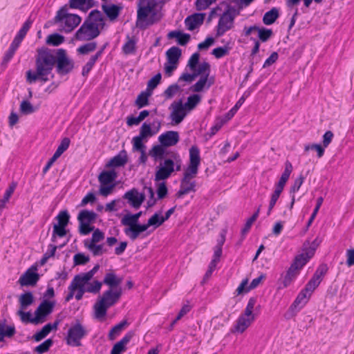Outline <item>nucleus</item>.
<instances>
[{"instance_id":"f257e3e1","label":"nucleus","mask_w":354,"mask_h":354,"mask_svg":"<svg viewBox=\"0 0 354 354\" xmlns=\"http://www.w3.org/2000/svg\"><path fill=\"white\" fill-rule=\"evenodd\" d=\"M35 58V71L31 69L26 72V82L29 84L35 83L40 80L46 82L50 77H55L52 71L55 67L56 73L60 76L71 73L75 68V62L68 55L64 48L50 50L47 47L38 48Z\"/></svg>"},{"instance_id":"f03ea898","label":"nucleus","mask_w":354,"mask_h":354,"mask_svg":"<svg viewBox=\"0 0 354 354\" xmlns=\"http://www.w3.org/2000/svg\"><path fill=\"white\" fill-rule=\"evenodd\" d=\"M105 25L102 13L97 9L92 10L76 31L74 38L78 41L92 40L100 35V28L103 29Z\"/></svg>"},{"instance_id":"7ed1b4c3","label":"nucleus","mask_w":354,"mask_h":354,"mask_svg":"<svg viewBox=\"0 0 354 354\" xmlns=\"http://www.w3.org/2000/svg\"><path fill=\"white\" fill-rule=\"evenodd\" d=\"M156 0H138L137 4V19L136 25L142 30H146L149 26L160 21L162 14L156 9Z\"/></svg>"},{"instance_id":"20e7f679","label":"nucleus","mask_w":354,"mask_h":354,"mask_svg":"<svg viewBox=\"0 0 354 354\" xmlns=\"http://www.w3.org/2000/svg\"><path fill=\"white\" fill-rule=\"evenodd\" d=\"M158 140L159 144L153 145L149 151V155L156 162L164 159L171 153L176 152L168 150L167 148L178 144L180 140L179 133L176 131H167L160 134Z\"/></svg>"},{"instance_id":"39448f33","label":"nucleus","mask_w":354,"mask_h":354,"mask_svg":"<svg viewBox=\"0 0 354 354\" xmlns=\"http://www.w3.org/2000/svg\"><path fill=\"white\" fill-rule=\"evenodd\" d=\"M159 164L155 168L154 180H167L174 171L181 170L182 159L178 152L171 153L164 159L159 160Z\"/></svg>"},{"instance_id":"423d86ee","label":"nucleus","mask_w":354,"mask_h":354,"mask_svg":"<svg viewBox=\"0 0 354 354\" xmlns=\"http://www.w3.org/2000/svg\"><path fill=\"white\" fill-rule=\"evenodd\" d=\"M64 21L65 27L59 29L60 31H64L66 33L72 32L82 21V17L77 14L68 12V5L62 6L56 13L55 17L50 21H48L44 26V28H48V24H58Z\"/></svg>"},{"instance_id":"0eeeda50","label":"nucleus","mask_w":354,"mask_h":354,"mask_svg":"<svg viewBox=\"0 0 354 354\" xmlns=\"http://www.w3.org/2000/svg\"><path fill=\"white\" fill-rule=\"evenodd\" d=\"M200 149L197 145H192L189 149V162L185 169L182 183H189V180L196 177L201 165Z\"/></svg>"},{"instance_id":"6e6552de","label":"nucleus","mask_w":354,"mask_h":354,"mask_svg":"<svg viewBox=\"0 0 354 354\" xmlns=\"http://www.w3.org/2000/svg\"><path fill=\"white\" fill-rule=\"evenodd\" d=\"M118 173L115 169L103 170L98 175V181L100 184L97 194L106 197L111 194L117 183L115 179Z\"/></svg>"},{"instance_id":"1a4fd4ad","label":"nucleus","mask_w":354,"mask_h":354,"mask_svg":"<svg viewBox=\"0 0 354 354\" xmlns=\"http://www.w3.org/2000/svg\"><path fill=\"white\" fill-rule=\"evenodd\" d=\"M87 335V330L79 319H76L75 324L70 327L66 338L68 345L80 346V339Z\"/></svg>"},{"instance_id":"9d476101","label":"nucleus","mask_w":354,"mask_h":354,"mask_svg":"<svg viewBox=\"0 0 354 354\" xmlns=\"http://www.w3.org/2000/svg\"><path fill=\"white\" fill-rule=\"evenodd\" d=\"M310 297L311 295H310V293H308V292H305L303 288L298 293L295 299L290 306L287 313L285 315L286 318L289 319L295 317L297 313L306 306Z\"/></svg>"},{"instance_id":"9b49d317","label":"nucleus","mask_w":354,"mask_h":354,"mask_svg":"<svg viewBox=\"0 0 354 354\" xmlns=\"http://www.w3.org/2000/svg\"><path fill=\"white\" fill-rule=\"evenodd\" d=\"M38 264L34 263L28 268L19 277L18 283L21 287L35 286L39 280Z\"/></svg>"},{"instance_id":"f8f14e48","label":"nucleus","mask_w":354,"mask_h":354,"mask_svg":"<svg viewBox=\"0 0 354 354\" xmlns=\"http://www.w3.org/2000/svg\"><path fill=\"white\" fill-rule=\"evenodd\" d=\"M55 304V301L48 299H44L39 304L34 313L35 315H38L39 324L44 323L46 317L53 313Z\"/></svg>"},{"instance_id":"ddd939ff","label":"nucleus","mask_w":354,"mask_h":354,"mask_svg":"<svg viewBox=\"0 0 354 354\" xmlns=\"http://www.w3.org/2000/svg\"><path fill=\"white\" fill-rule=\"evenodd\" d=\"M122 198L127 200V203L133 208L138 209L146 199L143 192H139L136 188L126 192Z\"/></svg>"},{"instance_id":"4468645a","label":"nucleus","mask_w":354,"mask_h":354,"mask_svg":"<svg viewBox=\"0 0 354 354\" xmlns=\"http://www.w3.org/2000/svg\"><path fill=\"white\" fill-rule=\"evenodd\" d=\"M169 109H172V111L170 113V118L174 124H176L180 123L183 120L187 115V112H188L183 106L182 98L179 99L178 101L174 102Z\"/></svg>"},{"instance_id":"2eb2a0df","label":"nucleus","mask_w":354,"mask_h":354,"mask_svg":"<svg viewBox=\"0 0 354 354\" xmlns=\"http://www.w3.org/2000/svg\"><path fill=\"white\" fill-rule=\"evenodd\" d=\"M122 295V288L115 289H108L103 292L99 299L102 302L109 308L116 304Z\"/></svg>"},{"instance_id":"dca6fc26","label":"nucleus","mask_w":354,"mask_h":354,"mask_svg":"<svg viewBox=\"0 0 354 354\" xmlns=\"http://www.w3.org/2000/svg\"><path fill=\"white\" fill-rule=\"evenodd\" d=\"M234 19L233 18V16H230L227 12H223L216 26V37H221L225 32L232 29L234 27Z\"/></svg>"},{"instance_id":"f3484780","label":"nucleus","mask_w":354,"mask_h":354,"mask_svg":"<svg viewBox=\"0 0 354 354\" xmlns=\"http://www.w3.org/2000/svg\"><path fill=\"white\" fill-rule=\"evenodd\" d=\"M123 9L122 3H103L102 4V10L106 17L111 21H115L120 16Z\"/></svg>"},{"instance_id":"a211bd4d","label":"nucleus","mask_w":354,"mask_h":354,"mask_svg":"<svg viewBox=\"0 0 354 354\" xmlns=\"http://www.w3.org/2000/svg\"><path fill=\"white\" fill-rule=\"evenodd\" d=\"M206 14L204 12H195L187 16L185 19L186 28L189 31H193L201 26L205 20Z\"/></svg>"},{"instance_id":"6ab92c4d","label":"nucleus","mask_w":354,"mask_h":354,"mask_svg":"<svg viewBox=\"0 0 354 354\" xmlns=\"http://www.w3.org/2000/svg\"><path fill=\"white\" fill-rule=\"evenodd\" d=\"M127 162V153L125 149H122L116 156L109 160L105 165V167L115 169V168L124 167Z\"/></svg>"},{"instance_id":"aec40b11","label":"nucleus","mask_w":354,"mask_h":354,"mask_svg":"<svg viewBox=\"0 0 354 354\" xmlns=\"http://www.w3.org/2000/svg\"><path fill=\"white\" fill-rule=\"evenodd\" d=\"M149 227L148 222L146 223H140L138 221L134 227L124 228V232L131 241H134L138 239L140 234L146 232Z\"/></svg>"},{"instance_id":"412c9836","label":"nucleus","mask_w":354,"mask_h":354,"mask_svg":"<svg viewBox=\"0 0 354 354\" xmlns=\"http://www.w3.org/2000/svg\"><path fill=\"white\" fill-rule=\"evenodd\" d=\"M167 37L168 39H175L176 43L182 46H186L191 40L190 35L180 30L169 31L167 35Z\"/></svg>"},{"instance_id":"4be33fe9","label":"nucleus","mask_w":354,"mask_h":354,"mask_svg":"<svg viewBox=\"0 0 354 354\" xmlns=\"http://www.w3.org/2000/svg\"><path fill=\"white\" fill-rule=\"evenodd\" d=\"M97 2L95 0H69L68 7L71 9H79L86 12L90 8L95 6Z\"/></svg>"},{"instance_id":"5701e85b","label":"nucleus","mask_w":354,"mask_h":354,"mask_svg":"<svg viewBox=\"0 0 354 354\" xmlns=\"http://www.w3.org/2000/svg\"><path fill=\"white\" fill-rule=\"evenodd\" d=\"M97 218V214L93 210H89L87 209H82L79 212L77 220L78 223L83 224H93L95 223Z\"/></svg>"},{"instance_id":"b1692460","label":"nucleus","mask_w":354,"mask_h":354,"mask_svg":"<svg viewBox=\"0 0 354 354\" xmlns=\"http://www.w3.org/2000/svg\"><path fill=\"white\" fill-rule=\"evenodd\" d=\"M122 277H118L113 271H111L105 274L103 283L104 285L109 286V289L115 290L116 288H121L120 285L122 283Z\"/></svg>"},{"instance_id":"393cba45","label":"nucleus","mask_w":354,"mask_h":354,"mask_svg":"<svg viewBox=\"0 0 354 354\" xmlns=\"http://www.w3.org/2000/svg\"><path fill=\"white\" fill-rule=\"evenodd\" d=\"M6 319L0 320V342H3L6 337H12L17 332L14 325H6Z\"/></svg>"},{"instance_id":"a878e982","label":"nucleus","mask_w":354,"mask_h":354,"mask_svg":"<svg viewBox=\"0 0 354 354\" xmlns=\"http://www.w3.org/2000/svg\"><path fill=\"white\" fill-rule=\"evenodd\" d=\"M310 259H311V255H309V253L305 252L297 254L295 257L290 268L299 272Z\"/></svg>"},{"instance_id":"bb28decb","label":"nucleus","mask_w":354,"mask_h":354,"mask_svg":"<svg viewBox=\"0 0 354 354\" xmlns=\"http://www.w3.org/2000/svg\"><path fill=\"white\" fill-rule=\"evenodd\" d=\"M35 301V299L32 292L30 290L25 291L19 297V309L28 308V307L34 304Z\"/></svg>"},{"instance_id":"cd10ccee","label":"nucleus","mask_w":354,"mask_h":354,"mask_svg":"<svg viewBox=\"0 0 354 354\" xmlns=\"http://www.w3.org/2000/svg\"><path fill=\"white\" fill-rule=\"evenodd\" d=\"M153 93H151L147 89L145 91H142L137 96L134 105L137 106L138 109H140L145 106H147L149 104V97L151 96Z\"/></svg>"},{"instance_id":"c85d7f7f","label":"nucleus","mask_w":354,"mask_h":354,"mask_svg":"<svg viewBox=\"0 0 354 354\" xmlns=\"http://www.w3.org/2000/svg\"><path fill=\"white\" fill-rule=\"evenodd\" d=\"M279 17V8L273 7L263 15L262 21L265 25L270 26L273 24Z\"/></svg>"},{"instance_id":"c756f323","label":"nucleus","mask_w":354,"mask_h":354,"mask_svg":"<svg viewBox=\"0 0 354 354\" xmlns=\"http://www.w3.org/2000/svg\"><path fill=\"white\" fill-rule=\"evenodd\" d=\"M257 301V297H252L249 299L246 308L244 310V313L241 314L240 316L246 317L250 322H254L255 319V314L253 313V310L254 306Z\"/></svg>"},{"instance_id":"7c9ffc66","label":"nucleus","mask_w":354,"mask_h":354,"mask_svg":"<svg viewBox=\"0 0 354 354\" xmlns=\"http://www.w3.org/2000/svg\"><path fill=\"white\" fill-rule=\"evenodd\" d=\"M299 274V272L292 269V268H288L286 274L283 277L282 279V286H279V289L285 288L290 286V284L296 279L297 276Z\"/></svg>"},{"instance_id":"2f4dec72","label":"nucleus","mask_w":354,"mask_h":354,"mask_svg":"<svg viewBox=\"0 0 354 354\" xmlns=\"http://www.w3.org/2000/svg\"><path fill=\"white\" fill-rule=\"evenodd\" d=\"M166 61L179 64V60L182 56V50L178 46L169 48L165 53Z\"/></svg>"},{"instance_id":"473e14b6","label":"nucleus","mask_w":354,"mask_h":354,"mask_svg":"<svg viewBox=\"0 0 354 354\" xmlns=\"http://www.w3.org/2000/svg\"><path fill=\"white\" fill-rule=\"evenodd\" d=\"M25 309H19L17 311V315L20 317V319L24 323H30L35 325L39 324V320L38 318V315H35V317H32L30 311L25 312Z\"/></svg>"},{"instance_id":"72a5a7b5","label":"nucleus","mask_w":354,"mask_h":354,"mask_svg":"<svg viewBox=\"0 0 354 354\" xmlns=\"http://www.w3.org/2000/svg\"><path fill=\"white\" fill-rule=\"evenodd\" d=\"M129 323L127 319H124L119 322L118 324L114 325L109 330L108 334V338L109 340H114L118 335L127 326H128Z\"/></svg>"},{"instance_id":"f704fd0d","label":"nucleus","mask_w":354,"mask_h":354,"mask_svg":"<svg viewBox=\"0 0 354 354\" xmlns=\"http://www.w3.org/2000/svg\"><path fill=\"white\" fill-rule=\"evenodd\" d=\"M17 186V183L12 181L9 185L8 187L6 189L3 198L0 199V215L1 214L3 209L6 207V203L8 202Z\"/></svg>"},{"instance_id":"c9c22d12","label":"nucleus","mask_w":354,"mask_h":354,"mask_svg":"<svg viewBox=\"0 0 354 354\" xmlns=\"http://www.w3.org/2000/svg\"><path fill=\"white\" fill-rule=\"evenodd\" d=\"M127 41L122 46V52L125 55H132L136 51L137 39L135 36L130 37L127 35Z\"/></svg>"},{"instance_id":"e433bc0d","label":"nucleus","mask_w":354,"mask_h":354,"mask_svg":"<svg viewBox=\"0 0 354 354\" xmlns=\"http://www.w3.org/2000/svg\"><path fill=\"white\" fill-rule=\"evenodd\" d=\"M251 323L252 322L246 319V317L239 316L236 320V324L231 329V332L242 333L250 326Z\"/></svg>"},{"instance_id":"4c0bfd02","label":"nucleus","mask_w":354,"mask_h":354,"mask_svg":"<svg viewBox=\"0 0 354 354\" xmlns=\"http://www.w3.org/2000/svg\"><path fill=\"white\" fill-rule=\"evenodd\" d=\"M293 169L292 165L289 160H286L285 162V169L282 173L279 181L275 184L279 186L285 187L287 181L289 179L290 175Z\"/></svg>"},{"instance_id":"58836bf2","label":"nucleus","mask_w":354,"mask_h":354,"mask_svg":"<svg viewBox=\"0 0 354 354\" xmlns=\"http://www.w3.org/2000/svg\"><path fill=\"white\" fill-rule=\"evenodd\" d=\"M109 308V306L102 302L100 299H97L93 306L95 317L100 320L104 319L106 315Z\"/></svg>"},{"instance_id":"ea45409f","label":"nucleus","mask_w":354,"mask_h":354,"mask_svg":"<svg viewBox=\"0 0 354 354\" xmlns=\"http://www.w3.org/2000/svg\"><path fill=\"white\" fill-rule=\"evenodd\" d=\"M201 96L198 93H193L187 97V100L183 104V106L187 111H192L201 102Z\"/></svg>"},{"instance_id":"a19ab883","label":"nucleus","mask_w":354,"mask_h":354,"mask_svg":"<svg viewBox=\"0 0 354 354\" xmlns=\"http://www.w3.org/2000/svg\"><path fill=\"white\" fill-rule=\"evenodd\" d=\"M65 41L64 35L58 32H54L47 36L46 44L48 46H58Z\"/></svg>"},{"instance_id":"79ce46f5","label":"nucleus","mask_w":354,"mask_h":354,"mask_svg":"<svg viewBox=\"0 0 354 354\" xmlns=\"http://www.w3.org/2000/svg\"><path fill=\"white\" fill-rule=\"evenodd\" d=\"M230 41H227L223 46H218L214 48L211 54L216 59H221L226 55H228L232 46H230Z\"/></svg>"},{"instance_id":"37998d69","label":"nucleus","mask_w":354,"mask_h":354,"mask_svg":"<svg viewBox=\"0 0 354 354\" xmlns=\"http://www.w3.org/2000/svg\"><path fill=\"white\" fill-rule=\"evenodd\" d=\"M148 225L153 227V230L162 225L165 221L162 215V210L156 212L147 221Z\"/></svg>"},{"instance_id":"c03bdc74","label":"nucleus","mask_w":354,"mask_h":354,"mask_svg":"<svg viewBox=\"0 0 354 354\" xmlns=\"http://www.w3.org/2000/svg\"><path fill=\"white\" fill-rule=\"evenodd\" d=\"M166 180H160L159 182H156L157 199L162 200L168 195L169 190Z\"/></svg>"},{"instance_id":"a18cd8bd","label":"nucleus","mask_w":354,"mask_h":354,"mask_svg":"<svg viewBox=\"0 0 354 354\" xmlns=\"http://www.w3.org/2000/svg\"><path fill=\"white\" fill-rule=\"evenodd\" d=\"M257 36L258 39L260 42L268 41L274 35V32L271 28H267L266 27H260L258 26L257 28Z\"/></svg>"},{"instance_id":"49530a36","label":"nucleus","mask_w":354,"mask_h":354,"mask_svg":"<svg viewBox=\"0 0 354 354\" xmlns=\"http://www.w3.org/2000/svg\"><path fill=\"white\" fill-rule=\"evenodd\" d=\"M124 212H126L127 214L122 218L120 221L121 225L127 227H134L138 221L136 218L133 214L128 209H124Z\"/></svg>"},{"instance_id":"de8ad7c7","label":"nucleus","mask_w":354,"mask_h":354,"mask_svg":"<svg viewBox=\"0 0 354 354\" xmlns=\"http://www.w3.org/2000/svg\"><path fill=\"white\" fill-rule=\"evenodd\" d=\"M71 216L67 209L61 210L59 214L55 216V219L57 221L53 224L62 225L68 226L70 223Z\"/></svg>"},{"instance_id":"09e8293b","label":"nucleus","mask_w":354,"mask_h":354,"mask_svg":"<svg viewBox=\"0 0 354 354\" xmlns=\"http://www.w3.org/2000/svg\"><path fill=\"white\" fill-rule=\"evenodd\" d=\"M324 201V198L322 196H320L317 198L316 205L313 211V213L311 214L308 221L306 223V227L304 228V232H307L310 227V226L312 225L313 222L314 221L315 217L317 215V213L320 209V207L322 206Z\"/></svg>"},{"instance_id":"8fccbe9b","label":"nucleus","mask_w":354,"mask_h":354,"mask_svg":"<svg viewBox=\"0 0 354 354\" xmlns=\"http://www.w3.org/2000/svg\"><path fill=\"white\" fill-rule=\"evenodd\" d=\"M37 107L34 106L28 100H23L19 106V111L23 115H29L35 113Z\"/></svg>"},{"instance_id":"3c124183","label":"nucleus","mask_w":354,"mask_h":354,"mask_svg":"<svg viewBox=\"0 0 354 354\" xmlns=\"http://www.w3.org/2000/svg\"><path fill=\"white\" fill-rule=\"evenodd\" d=\"M88 284V282L86 279L83 277V275L80 274H77L75 275L71 284L69 286H72L73 289L76 291L77 288H84L85 285Z\"/></svg>"},{"instance_id":"603ef678","label":"nucleus","mask_w":354,"mask_h":354,"mask_svg":"<svg viewBox=\"0 0 354 354\" xmlns=\"http://www.w3.org/2000/svg\"><path fill=\"white\" fill-rule=\"evenodd\" d=\"M211 66L209 62H203L196 67V70H194V73L198 76L207 77H209Z\"/></svg>"},{"instance_id":"864d4df0","label":"nucleus","mask_w":354,"mask_h":354,"mask_svg":"<svg viewBox=\"0 0 354 354\" xmlns=\"http://www.w3.org/2000/svg\"><path fill=\"white\" fill-rule=\"evenodd\" d=\"M48 248V250L43 254L39 261V265L40 266H44L50 258L54 257L55 255L57 246L54 244H49Z\"/></svg>"},{"instance_id":"5fc2aeb1","label":"nucleus","mask_w":354,"mask_h":354,"mask_svg":"<svg viewBox=\"0 0 354 354\" xmlns=\"http://www.w3.org/2000/svg\"><path fill=\"white\" fill-rule=\"evenodd\" d=\"M86 248L91 251L94 257L100 256L106 252V250L104 248L103 244L90 243L84 245Z\"/></svg>"},{"instance_id":"6e6d98bb","label":"nucleus","mask_w":354,"mask_h":354,"mask_svg":"<svg viewBox=\"0 0 354 354\" xmlns=\"http://www.w3.org/2000/svg\"><path fill=\"white\" fill-rule=\"evenodd\" d=\"M147 142V140L136 136L132 139L133 150L134 151H146V145L145 142Z\"/></svg>"},{"instance_id":"4d7b16f0","label":"nucleus","mask_w":354,"mask_h":354,"mask_svg":"<svg viewBox=\"0 0 354 354\" xmlns=\"http://www.w3.org/2000/svg\"><path fill=\"white\" fill-rule=\"evenodd\" d=\"M97 48V42L91 41L84 44L77 48V52L79 55H87L94 51Z\"/></svg>"},{"instance_id":"13d9d810","label":"nucleus","mask_w":354,"mask_h":354,"mask_svg":"<svg viewBox=\"0 0 354 354\" xmlns=\"http://www.w3.org/2000/svg\"><path fill=\"white\" fill-rule=\"evenodd\" d=\"M54 341L52 338H48L44 341L42 343L35 347L34 352L37 354H44L49 351L50 347L53 345Z\"/></svg>"},{"instance_id":"bf43d9fd","label":"nucleus","mask_w":354,"mask_h":354,"mask_svg":"<svg viewBox=\"0 0 354 354\" xmlns=\"http://www.w3.org/2000/svg\"><path fill=\"white\" fill-rule=\"evenodd\" d=\"M151 126V123H147L146 122H143L140 128V133L138 136L146 140H147L148 138L154 136V132H153Z\"/></svg>"},{"instance_id":"052dcab7","label":"nucleus","mask_w":354,"mask_h":354,"mask_svg":"<svg viewBox=\"0 0 354 354\" xmlns=\"http://www.w3.org/2000/svg\"><path fill=\"white\" fill-rule=\"evenodd\" d=\"M92 236L90 239H87L84 241V245L86 242V244L90 243H97L100 242L104 239V233L100 230L99 228H95L93 230Z\"/></svg>"},{"instance_id":"680f3d73","label":"nucleus","mask_w":354,"mask_h":354,"mask_svg":"<svg viewBox=\"0 0 354 354\" xmlns=\"http://www.w3.org/2000/svg\"><path fill=\"white\" fill-rule=\"evenodd\" d=\"M90 261V257L84 252H77L73 256V266H84Z\"/></svg>"},{"instance_id":"e2e57ef3","label":"nucleus","mask_w":354,"mask_h":354,"mask_svg":"<svg viewBox=\"0 0 354 354\" xmlns=\"http://www.w3.org/2000/svg\"><path fill=\"white\" fill-rule=\"evenodd\" d=\"M162 79V75L160 73H158L155 75H153L151 78H150L147 82V90L149 91L151 93H153V91L158 86L160 83Z\"/></svg>"},{"instance_id":"0e129e2a","label":"nucleus","mask_w":354,"mask_h":354,"mask_svg":"<svg viewBox=\"0 0 354 354\" xmlns=\"http://www.w3.org/2000/svg\"><path fill=\"white\" fill-rule=\"evenodd\" d=\"M207 77L201 76L200 79L190 87V90L195 93L202 92L207 86Z\"/></svg>"},{"instance_id":"69168bd1","label":"nucleus","mask_w":354,"mask_h":354,"mask_svg":"<svg viewBox=\"0 0 354 354\" xmlns=\"http://www.w3.org/2000/svg\"><path fill=\"white\" fill-rule=\"evenodd\" d=\"M243 103L244 99L239 98L235 105L224 115L223 118L225 119V121L227 122L231 120Z\"/></svg>"},{"instance_id":"338daca9","label":"nucleus","mask_w":354,"mask_h":354,"mask_svg":"<svg viewBox=\"0 0 354 354\" xmlns=\"http://www.w3.org/2000/svg\"><path fill=\"white\" fill-rule=\"evenodd\" d=\"M33 23V20L29 17L27 20L23 24L21 28L19 29L18 32L17 33V36L19 37L21 39H24L28 31L30 28L32 24Z\"/></svg>"},{"instance_id":"774afa93","label":"nucleus","mask_w":354,"mask_h":354,"mask_svg":"<svg viewBox=\"0 0 354 354\" xmlns=\"http://www.w3.org/2000/svg\"><path fill=\"white\" fill-rule=\"evenodd\" d=\"M180 91V86L177 84L169 85L163 92V95L166 99H171L178 91Z\"/></svg>"}]
</instances>
